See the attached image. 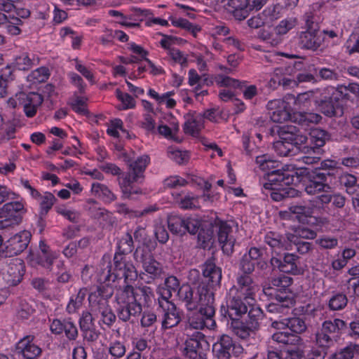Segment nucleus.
Segmentation results:
<instances>
[{
	"mask_svg": "<svg viewBox=\"0 0 359 359\" xmlns=\"http://www.w3.org/2000/svg\"><path fill=\"white\" fill-rule=\"evenodd\" d=\"M154 297L153 290L149 286L133 287L130 284L120 286L115 296L118 318L123 322L130 321L142 313V305L149 306Z\"/></svg>",
	"mask_w": 359,
	"mask_h": 359,
	"instance_id": "obj_1",
	"label": "nucleus"
},
{
	"mask_svg": "<svg viewBox=\"0 0 359 359\" xmlns=\"http://www.w3.org/2000/svg\"><path fill=\"white\" fill-rule=\"evenodd\" d=\"M177 297L187 310L194 311L199 307L203 315L215 316V292L207 283L200 282L192 286L184 284L178 290Z\"/></svg>",
	"mask_w": 359,
	"mask_h": 359,
	"instance_id": "obj_2",
	"label": "nucleus"
},
{
	"mask_svg": "<svg viewBox=\"0 0 359 359\" xmlns=\"http://www.w3.org/2000/svg\"><path fill=\"white\" fill-rule=\"evenodd\" d=\"M299 182L298 172L289 170L278 169L267 173V182L264 188L270 191L271 198L275 201L299 196V191L290 186Z\"/></svg>",
	"mask_w": 359,
	"mask_h": 359,
	"instance_id": "obj_3",
	"label": "nucleus"
},
{
	"mask_svg": "<svg viewBox=\"0 0 359 359\" xmlns=\"http://www.w3.org/2000/svg\"><path fill=\"white\" fill-rule=\"evenodd\" d=\"M123 157L128 171L118 177V182L123 196L130 198L133 194L141 193L140 189L135 187L133 184L144 178V172L150 162V158L148 155H142L132 161L128 156L124 155Z\"/></svg>",
	"mask_w": 359,
	"mask_h": 359,
	"instance_id": "obj_4",
	"label": "nucleus"
},
{
	"mask_svg": "<svg viewBox=\"0 0 359 359\" xmlns=\"http://www.w3.org/2000/svg\"><path fill=\"white\" fill-rule=\"evenodd\" d=\"M337 164L336 161L327 159L320 163V167L311 171L306 169L301 171L300 175H305L308 179L305 191L309 195H316L320 191L331 189L328 180H332L334 175Z\"/></svg>",
	"mask_w": 359,
	"mask_h": 359,
	"instance_id": "obj_5",
	"label": "nucleus"
},
{
	"mask_svg": "<svg viewBox=\"0 0 359 359\" xmlns=\"http://www.w3.org/2000/svg\"><path fill=\"white\" fill-rule=\"evenodd\" d=\"M112 294L111 287L102 285L97 287L88 297L90 312L95 316H100L102 323L109 327L116 320V316L109 304V299Z\"/></svg>",
	"mask_w": 359,
	"mask_h": 359,
	"instance_id": "obj_6",
	"label": "nucleus"
},
{
	"mask_svg": "<svg viewBox=\"0 0 359 359\" xmlns=\"http://www.w3.org/2000/svg\"><path fill=\"white\" fill-rule=\"evenodd\" d=\"M292 280V278L283 274L271 277L263 285V292L280 306L289 308L294 303V294L290 289Z\"/></svg>",
	"mask_w": 359,
	"mask_h": 359,
	"instance_id": "obj_7",
	"label": "nucleus"
},
{
	"mask_svg": "<svg viewBox=\"0 0 359 359\" xmlns=\"http://www.w3.org/2000/svg\"><path fill=\"white\" fill-rule=\"evenodd\" d=\"M346 327L344 320L339 318L323 322L320 331L316 336V344L323 348H328L337 341L342 330Z\"/></svg>",
	"mask_w": 359,
	"mask_h": 359,
	"instance_id": "obj_8",
	"label": "nucleus"
},
{
	"mask_svg": "<svg viewBox=\"0 0 359 359\" xmlns=\"http://www.w3.org/2000/svg\"><path fill=\"white\" fill-rule=\"evenodd\" d=\"M43 100L42 95L39 93L20 92L16 93L15 97H10L7 104L9 107L13 109L22 106L25 115L27 117H33Z\"/></svg>",
	"mask_w": 359,
	"mask_h": 359,
	"instance_id": "obj_9",
	"label": "nucleus"
},
{
	"mask_svg": "<svg viewBox=\"0 0 359 359\" xmlns=\"http://www.w3.org/2000/svg\"><path fill=\"white\" fill-rule=\"evenodd\" d=\"M49 278L59 283L69 282L72 276L64 266V263L58 258V254L46 249V271Z\"/></svg>",
	"mask_w": 359,
	"mask_h": 359,
	"instance_id": "obj_10",
	"label": "nucleus"
},
{
	"mask_svg": "<svg viewBox=\"0 0 359 359\" xmlns=\"http://www.w3.org/2000/svg\"><path fill=\"white\" fill-rule=\"evenodd\" d=\"M134 257L137 262L142 264L144 271L150 275L151 278L154 280L161 277L163 273L161 264L154 259L147 247L137 248Z\"/></svg>",
	"mask_w": 359,
	"mask_h": 359,
	"instance_id": "obj_11",
	"label": "nucleus"
},
{
	"mask_svg": "<svg viewBox=\"0 0 359 359\" xmlns=\"http://www.w3.org/2000/svg\"><path fill=\"white\" fill-rule=\"evenodd\" d=\"M262 6V0H229L226 9L239 21L245 19L250 11L259 10Z\"/></svg>",
	"mask_w": 359,
	"mask_h": 359,
	"instance_id": "obj_12",
	"label": "nucleus"
},
{
	"mask_svg": "<svg viewBox=\"0 0 359 359\" xmlns=\"http://www.w3.org/2000/svg\"><path fill=\"white\" fill-rule=\"evenodd\" d=\"M114 271L116 279L124 278L126 285L137 278L135 267L127 257L121 253H116L114 257Z\"/></svg>",
	"mask_w": 359,
	"mask_h": 359,
	"instance_id": "obj_13",
	"label": "nucleus"
},
{
	"mask_svg": "<svg viewBox=\"0 0 359 359\" xmlns=\"http://www.w3.org/2000/svg\"><path fill=\"white\" fill-rule=\"evenodd\" d=\"M212 351L217 359H230L232 353H239L242 351V347L227 335H221L213 344Z\"/></svg>",
	"mask_w": 359,
	"mask_h": 359,
	"instance_id": "obj_14",
	"label": "nucleus"
},
{
	"mask_svg": "<svg viewBox=\"0 0 359 359\" xmlns=\"http://www.w3.org/2000/svg\"><path fill=\"white\" fill-rule=\"evenodd\" d=\"M208 346L205 335L201 332H196L192 337L186 340L185 353L189 359H206L205 349Z\"/></svg>",
	"mask_w": 359,
	"mask_h": 359,
	"instance_id": "obj_15",
	"label": "nucleus"
},
{
	"mask_svg": "<svg viewBox=\"0 0 359 359\" xmlns=\"http://www.w3.org/2000/svg\"><path fill=\"white\" fill-rule=\"evenodd\" d=\"M33 336L28 335L16 344L13 359H34L41 353V349L32 342Z\"/></svg>",
	"mask_w": 359,
	"mask_h": 359,
	"instance_id": "obj_16",
	"label": "nucleus"
},
{
	"mask_svg": "<svg viewBox=\"0 0 359 359\" xmlns=\"http://www.w3.org/2000/svg\"><path fill=\"white\" fill-rule=\"evenodd\" d=\"M324 38L320 30H305L297 36V43L300 48L312 51L317 50L323 44Z\"/></svg>",
	"mask_w": 359,
	"mask_h": 359,
	"instance_id": "obj_17",
	"label": "nucleus"
},
{
	"mask_svg": "<svg viewBox=\"0 0 359 359\" xmlns=\"http://www.w3.org/2000/svg\"><path fill=\"white\" fill-rule=\"evenodd\" d=\"M311 145L304 146L302 151L306 154H315L320 155L323 150L321 149L325 144V142L330 139L329 134L324 130L314 128L309 133Z\"/></svg>",
	"mask_w": 359,
	"mask_h": 359,
	"instance_id": "obj_18",
	"label": "nucleus"
},
{
	"mask_svg": "<svg viewBox=\"0 0 359 359\" xmlns=\"http://www.w3.org/2000/svg\"><path fill=\"white\" fill-rule=\"evenodd\" d=\"M278 134L280 139L291 142L293 147H298L301 150L308 141V137L302 133L296 126L292 125L280 127Z\"/></svg>",
	"mask_w": 359,
	"mask_h": 359,
	"instance_id": "obj_19",
	"label": "nucleus"
},
{
	"mask_svg": "<svg viewBox=\"0 0 359 359\" xmlns=\"http://www.w3.org/2000/svg\"><path fill=\"white\" fill-rule=\"evenodd\" d=\"M30 239L31 233L28 231L16 233L4 243L6 252L9 256L20 254L27 248Z\"/></svg>",
	"mask_w": 359,
	"mask_h": 359,
	"instance_id": "obj_20",
	"label": "nucleus"
},
{
	"mask_svg": "<svg viewBox=\"0 0 359 359\" xmlns=\"http://www.w3.org/2000/svg\"><path fill=\"white\" fill-rule=\"evenodd\" d=\"M216 228L217 229L218 241L223 252L226 255L231 254L235 244V238L231 235V226L226 222L219 221L216 223Z\"/></svg>",
	"mask_w": 359,
	"mask_h": 359,
	"instance_id": "obj_21",
	"label": "nucleus"
},
{
	"mask_svg": "<svg viewBox=\"0 0 359 359\" xmlns=\"http://www.w3.org/2000/svg\"><path fill=\"white\" fill-rule=\"evenodd\" d=\"M25 273L24 262L19 258H15L11 260L8 264L4 278L9 285L15 286L22 281Z\"/></svg>",
	"mask_w": 359,
	"mask_h": 359,
	"instance_id": "obj_22",
	"label": "nucleus"
},
{
	"mask_svg": "<svg viewBox=\"0 0 359 359\" xmlns=\"http://www.w3.org/2000/svg\"><path fill=\"white\" fill-rule=\"evenodd\" d=\"M248 308L242 298L239 296L231 297L227 302V307H222L221 312L224 316H228L233 320L240 319L248 312Z\"/></svg>",
	"mask_w": 359,
	"mask_h": 359,
	"instance_id": "obj_23",
	"label": "nucleus"
},
{
	"mask_svg": "<svg viewBox=\"0 0 359 359\" xmlns=\"http://www.w3.org/2000/svg\"><path fill=\"white\" fill-rule=\"evenodd\" d=\"M204 280L201 283H207L214 291L220 285L222 269L217 266L212 259H208L202 266Z\"/></svg>",
	"mask_w": 359,
	"mask_h": 359,
	"instance_id": "obj_24",
	"label": "nucleus"
},
{
	"mask_svg": "<svg viewBox=\"0 0 359 359\" xmlns=\"http://www.w3.org/2000/svg\"><path fill=\"white\" fill-rule=\"evenodd\" d=\"M299 257L292 253H285L283 259L272 257L271 264L281 272L296 274L299 271L297 262Z\"/></svg>",
	"mask_w": 359,
	"mask_h": 359,
	"instance_id": "obj_25",
	"label": "nucleus"
},
{
	"mask_svg": "<svg viewBox=\"0 0 359 359\" xmlns=\"http://www.w3.org/2000/svg\"><path fill=\"white\" fill-rule=\"evenodd\" d=\"M159 304L164 308L163 328L169 329L177 325L181 321V317L176 306L168 300H165L164 302H159Z\"/></svg>",
	"mask_w": 359,
	"mask_h": 359,
	"instance_id": "obj_26",
	"label": "nucleus"
},
{
	"mask_svg": "<svg viewBox=\"0 0 359 359\" xmlns=\"http://www.w3.org/2000/svg\"><path fill=\"white\" fill-rule=\"evenodd\" d=\"M264 242L268 244L271 249L279 254L283 250H292L291 243L288 239V234L286 237L279 234L270 232L264 237Z\"/></svg>",
	"mask_w": 359,
	"mask_h": 359,
	"instance_id": "obj_27",
	"label": "nucleus"
},
{
	"mask_svg": "<svg viewBox=\"0 0 359 359\" xmlns=\"http://www.w3.org/2000/svg\"><path fill=\"white\" fill-rule=\"evenodd\" d=\"M277 18L275 6H271L266 8L262 12L258 13L248 20V26L252 29H258L269 21H272Z\"/></svg>",
	"mask_w": 359,
	"mask_h": 359,
	"instance_id": "obj_28",
	"label": "nucleus"
},
{
	"mask_svg": "<svg viewBox=\"0 0 359 359\" xmlns=\"http://www.w3.org/2000/svg\"><path fill=\"white\" fill-rule=\"evenodd\" d=\"M233 289L247 299L254 294L256 285L250 274L243 273L237 277L236 285H234L231 290Z\"/></svg>",
	"mask_w": 359,
	"mask_h": 359,
	"instance_id": "obj_29",
	"label": "nucleus"
},
{
	"mask_svg": "<svg viewBox=\"0 0 359 359\" xmlns=\"http://www.w3.org/2000/svg\"><path fill=\"white\" fill-rule=\"evenodd\" d=\"M25 212V210L22 203L20 202H11L6 203L0 208V217L8 218L14 221L15 217H19L20 224Z\"/></svg>",
	"mask_w": 359,
	"mask_h": 359,
	"instance_id": "obj_30",
	"label": "nucleus"
},
{
	"mask_svg": "<svg viewBox=\"0 0 359 359\" xmlns=\"http://www.w3.org/2000/svg\"><path fill=\"white\" fill-rule=\"evenodd\" d=\"M214 316H205L199 312L189 318L188 325L190 328L195 330H203L205 327L214 330L217 326L216 322L213 319Z\"/></svg>",
	"mask_w": 359,
	"mask_h": 359,
	"instance_id": "obj_31",
	"label": "nucleus"
},
{
	"mask_svg": "<svg viewBox=\"0 0 359 359\" xmlns=\"http://www.w3.org/2000/svg\"><path fill=\"white\" fill-rule=\"evenodd\" d=\"M230 327L233 334L242 339H247L257 332L248 323H243L240 319L231 320Z\"/></svg>",
	"mask_w": 359,
	"mask_h": 359,
	"instance_id": "obj_32",
	"label": "nucleus"
},
{
	"mask_svg": "<svg viewBox=\"0 0 359 359\" xmlns=\"http://www.w3.org/2000/svg\"><path fill=\"white\" fill-rule=\"evenodd\" d=\"M91 193L105 203H111L116 198L115 194L106 185L99 182L92 184Z\"/></svg>",
	"mask_w": 359,
	"mask_h": 359,
	"instance_id": "obj_33",
	"label": "nucleus"
},
{
	"mask_svg": "<svg viewBox=\"0 0 359 359\" xmlns=\"http://www.w3.org/2000/svg\"><path fill=\"white\" fill-rule=\"evenodd\" d=\"M319 107L323 114L329 117L341 116L343 114V109L337 102H334L332 98L321 100Z\"/></svg>",
	"mask_w": 359,
	"mask_h": 359,
	"instance_id": "obj_34",
	"label": "nucleus"
},
{
	"mask_svg": "<svg viewBox=\"0 0 359 359\" xmlns=\"http://www.w3.org/2000/svg\"><path fill=\"white\" fill-rule=\"evenodd\" d=\"M271 338L274 341L285 345H297L302 341L299 335L292 334L289 330L277 331L273 334Z\"/></svg>",
	"mask_w": 359,
	"mask_h": 359,
	"instance_id": "obj_35",
	"label": "nucleus"
},
{
	"mask_svg": "<svg viewBox=\"0 0 359 359\" xmlns=\"http://www.w3.org/2000/svg\"><path fill=\"white\" fill-rule=\"evenodd\" d=\"M203 127V116L198 114L187 119L184 125V131L192 136H197Z\"/></svg>",
	"mask_w": 359,
	"mask_h": 359,
	"instance_id": "obj_36",
	"label": "nucleus"
},
{
	"mask_svg": "<svg viewBox=\"0 0 359 359\" xmlns=\"http://www.w3.org/2000/svg\"><path fill=\"white\" fill-rule=\"evenodd\" d=\"M168 225L170 231L174 234L182 235L185 233V219L179 215H169Z\"/></svg>",
	"mask_w": 359,
	"mask_h": 359,
	"instance_id": "obj_37",
	"label": "nucleus"
},
{
	"mask_svg": "<svg viewBox=\"0 0 359 359\" xmlns=\"http://www.w3.org/2000/svg\"><path fill=\"white\" fill-rule=\"evenodd\" d=\"M87 203L89 205L88 210L92 217L97 219H102L104 221H107L110 219L111 213L104 208L97 207V203L96 201L94 199H89Z\"/></svg>",
	"mask_w": 359,
	"mask_h": 359,
	"instance_id": "obj_38",
	"label": "nucleus"
},
{
	"mask_svg": "<svg viewBox=\"0 0 359 359\" xmlns=\"http://www.w3.org/2000/svg\"><path fill=\"white\" fill-rule=\"evenodd\" d=\"M176 203L182 209H194L198 208V198L189 194L184 196L179 193H172Z\"/></svg>",
	"mask_w": 359,
	"mask_h": 359,
	"instance_id": "obj_39",
	"label": "nucleus"
},
{
	"mask_svg": "<svg viewBox=\"0 0 359 359\" xmlns=\"http://www.w3.org/2000/svg\"><path fill=\"white\" fill-rule=\"evenodd\" d=\"M347 304V296L342 292H335L329 300L328 307L331 311H341Z\"/></svg>",
	"mask_w": 359,
	"mask_h": 359,
	"instance_id": "obj_40",
	"label": "nucleus"
},
{
	"mask_svg": "<svg viewBox=\"0 0 359 359\" xmlns=\"http://www.w3.org/2000/svg\"><path fill=\"white\" fill-rule=\"evenodd\" d=\"M87 294L86 289H80L76 294L72 295L67 306V311L69 313H74L82 306L83 302Z\"/></svg>",
	"mask_w": 359,
	"mask_h": 359,
	"instance_id": "obj_41",
	"label": "nucleus"
},
{
	"mask_svg": "<svg viewBox=\"0 0 359 359\" xmlns=\"http://www.w3.org/2000/svg\"><path fill=\"white\" fill-rule=\"evenodd\" d=\"M248 320H246L255 330H258L260 327L259 320L263 318V311L258 306L255 305L250 306L248 311Z\"/></svg>",
	"mask_w": 359,
	"mask_h": 359,
	"instance_id": "obj_42",
	"label": "nucleus"
},
{
	"mask_svg": "<svg viewBox=\"0 0 359 359\" xmlns=\"http://www.w3.org/2000/svg\"><path fill=\"white\" fill-rule=\"evenodd\" d=\"M288 239H290L291 248L294 245L297 251L301 255L307 254L312 249V244L311 243L302 241L297 238V236H293L292 233H290L288 234Z\"/></svg>",
	"mask_w": 359,
	"mask_h": 359,
	"instance_id": "obj_43",
	"label": "nucleus"
},
{
	"mask_svg": "<svg viewBox=\"0 0 359 359\" xmlns=\"http://www.w3.org/2000/svg\"><path fill=\"white\" fill-rule=\"evenodd\" d=\"M289 211L291 214L302 215L306 217H311L314 213V204L303 203L292 205L289 207Z\"/></svg>",
	"mask_w": 359,
	"mask_h": 359,
	"instance_id": "obj_44",
	"label": "nucleus"
},
{
	"mask_svg": "<svg viewBox=\"0 0 359 359\" xmlns=\"http://www.w3.org/2000/svg\"><path fill=\"white\" fill-rule=\"evenodd\" d=\"M355 354L359 355V345L351 344L333 354L330 359H353Z\"/></svg>",
	"mask_w": 359,
	"mask_h": 359,
	"instance_id": "obj_45",
	"label": "nucleus"
},
{
	"mask_svg": "<svg viewBox=\"0 0 359 359\" xmlns=\"http://www.w3.org/2000/svg\"><path fill=\"white\" fill-rule=\"evenodd\" d=\"M339 183L341 186L346 187L348 194H354L357 185V178L353 175L345 172L340 175L339 178Z\"/></svg>",
	"mask_w": 359,
	"mask_h": 359,
	"instance_id": "obj_46",
	"label": "nucleus"
},
{
	"mask_svg": "<svg viewBox=\"0 0 359 359\" xmlns=\"http://www.w3.org/2000/svg\"><path fill=\"white\" fill-rule=\"evenodd\" d=\"M168 155L170 159L180 165L187 163L189 159V155L187 151H182L174 147L168 148Z\"/></svg>",
	"mask_w": 359,
	"mask_h": 359,
	"instance_id": "obj_47",
	"label": "nucleus"
},
{
	"mask_svg": "<svg viewBox=\"0 0 359 359\" xmlns=\"http://www.w3.org/2000/svg\"><path fill=\"white\" fill-rule=\"evenodd\" d=\"M116 280L114 271L111 272V266L109 263L105 265L103 264L97 272V281L100 283H107L108 282H114Z\"/></svg>",
	"mask_w": 359,
	"mask_h": 359,
	"instance_id": "obj_48",
	"label": "nucleus"
},
{
	"mask_svg": "<svg viewBox=\"0 0 359 359\" xmlns=\"http://www.w3.org/2000/svg\"><path fill=\"white\" fill-rule=\"evenodd\" d=\"M165 291L163 292L164 301L172 296V292L177 293L181 287L180 282L175 276H169L165 280Z\"/></svg>",
	"mask_w": 359,
	"mask_h": 359,
	"instance_id": "obj_49",
	"label": "nucleus"
},
{
	"mask_svg": "<svg viewBox=\"0 0 359 359\" xmlns=\"http://www.w3.org/2000/svg\"><path fill=\"white\" fill-rule=\"evenodd\" d=\"M45 257V245L43 241L40 242L39 249L36 251H32L28 257L32 266H43V258Z\"/></svg>",
	"mask_w": 359,
	"mask_h": 359,
	"instance_id": "obj_50",
	"label": "nucleus"
},
{
	"mask_svg": "<svg viewBox=\"0 0 359 359\" xmlns=\"http://www.w3.org/2000/svg\"><path fill=\"white\" fill-rule=\"evenodd\" d=\"M297 25L296 18H288L281 20L275 27L276 33L278 35H284Z\"/></svg>",
	"mask_w": 359,
	"mask_h": 359,
	"instance_id": "obj_51",
	"label": "nucleus"
},
{
	"mask_svg": "<svg viewBox=\"0 0 359 359\" xmlns=\"http://www.w3.org/2000/svg\"><path fill=\"white\" fill-rule=\"evenodd\" d=\"M287 328L292 334L299 335L306 330L305 322L299 318H287Z\"/></svg>",
	"mask_w": 359,
	"mask_h": 359,
	"instance_id": "obj_52",
	"label": "nucleus"
},
{
	"mask_svg": "<svg viewBox=\"0 0 359 359\" xmlns=\"http://www.w3.org/2000/svg\"><path fill=\"white\" fill-rule=\"evenodd\" d=\"M198 240L203 249L210 248L213 243V232L210 229H201L198 232Z\"/></svg>",
	"mask_w": 359,
	"mask_h": 359,
	"instance_id": "obj_53",
	"label": "nucleus"
},
{
	"mask_svg": "<svg viewBox=\"0 0 359 359\" xmlns=\"http://www.w3.org/2000/svg\"><path fill=\"white\" fill-rule=\"evenodd\" d=\"M273 148L282 156H290L293 150V146L291 142L280 139L273 144Z\"/></svg>",
	"mask_w": 359,
	"mask_h": 359,
	"instance_id": "obj_54",
	"label": "nucleus"
},
{
	"mask_svg": "<svg viewBox=\"0 0 359 359\" xmlns=\"http://www.w3.org/2000/svg\"><path fill=\"white\" fill-rule=\"evenodd\" d=\"M172 24L177 27H181L182 29H184L186 30H188L194 34V36H196L197 32H198L201 29L197 25H194L192 23H191L189 21H188L187 19L184 18H174L172 19Z\"/></svg>",
	"mask_w": 359,
	"mask_h": 359,
	"instance_id": "obj_55",
	"label": "nucleus"
},
{
	"mask_svg": "<svg viewBox=\"0 0 359 359\" xmlns=\"http://www.w3.org/2000/svg\"><path fill=\"white\" fill-rule=\"evenodd\" d=\"M299 118V123L302 125H306L309 123H318L320 121L322 117L318 114L313 113H299L296 114V121Z\"/></svg>",
	"mask_w": 359,
	"mask_h": 359,
	"instance_id": "obj_56",
	"label": "nucleus"
},
{
	"mask_svg": "<svg viewBox=\"0 0 359 359\" xmlns=\"http://www.w3.org/2000/svg\"><path fill=\"white\" fill-rule=\"evenodd\" d=\"M14 79L13 69L10 66L1 69L0 72V83L5 86V92L8 95L9 83Z\"/></svg>",
	"mask_w": 359,
	"mask_h": 359,
	"instance_id": "obj_57",
	"label": "nucleus"
},
{
	"mask_svg": "<svg viewBox=\"0 0 359 359\" xmlns=\"http://www.w3.org/2000/svg\"><path fill=\"white\" fill-rule=\"evenodd\" d=\"M133 247V241L130 233H127L120 240L118 245V252L124 255L126 252H131Z\"/></svg>",
	"mask_w": 359,
	"mask_h": 359,
	"instance_id": "obj_58",
	"label": "nucleus"
},
{
	"mask_svg": "<svg viewBox=\"0 0 359 359\" xmlns=\"http://www.w3.org/2000/svg\"><path fill=\"white\" fill-rule=\"evenodd\" d=\"M56 212L67 218L72 222L77 223L79 221L80 214L79 212L67 209L64 206H57L55 207Z\"/></svg>",
	"mask_w": 359,
	"mask_h": 359,
	"instance_id": "obj_59",
	"label": "nucleus"
},
{
	"mask_svg": "<svg viewBox=\"0 0 359 359\" xmlns=\"http://www.w3.org/2000/svg\"><path fill=\"white\" fill-rule=\"evenodd\" d=\"M270 117L273 122L283 123L289 120L291 118V116L289 111L286 109V105H285L280 109L272 111Z\"/></svg>",
	"mask_w": 359,
	"mask_h": 359,
	"instance_id": "obj_60",
	"label": "nucleus"
},
{
	"mask_svg": "<svg viewBox=\"0 0 359 359\" xmlns=\"http://www.w3.org/2000/svg\"><path fill=\"white\" fill-rule=\"evenodd\" d=\"M116 95L123 104V109H133L135 107V101L129 94L123 93L119 89H116Z\"/></svg>",
	"mask_w": 359,
	"mask_h": 359,
	"instance_id": "obj_61",
	"label": "nucleus"
},
{
	"mask_svg": "<svg viewBox=\"0 0 359 359\" xmlns=\"http://www.w3.org/2000/svg\"><path fill=\"white\" fill-rule=\"evenodd\" d=\"M15 65L19 70H28L32 66V61L27 53H22L15 59Z\"/></svg>",
	"mask_w": 359,
	"mask_h": 359,
	"instance_id": "obj_62",
	"label": "nucleus"
},
{
	"mask_svg": "<svg viewBox=\"0 0 359 359\" xmlns=\"http://www.w3.org/2000/svg\"><path fill=\"white\" fill-rule=\"evenodd\" d=\"M93 313L88 311L82 313L79 319V326L81 331L95 327Z\"/></svg>",
	"mask_w": 359,
	"mask_h": 359,
	"instance_id": "obj_63",
	"label": "nucleus"
},
{
	"mask_svg": "<svg viewBox=\"0 0 359 359\" xmlns=\"http://www.w3.org/2000/svg\"><path fill=\"white\" fill-rule=\"evenodd\" d=\"M109 351L111 355L119 358L125 355L126 347L122 342L116 341L110 344Z\"/></svg>",
	"mask_w": 359,
	"mask_h": 359,
	"instance_id": "obj_64",
	"label": "nucleus"
}]
</instances>
